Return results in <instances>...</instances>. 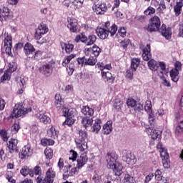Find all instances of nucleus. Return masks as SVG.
I'll return each mask as SVG.
<instances>
[{
    "label": "nucleus",
    "mask_w": 183,
    "mask_h": 183,
    "mask_svg": "<svg viewBox=\"0 0 183 183\" xmlns=\"http://www.w3.org/2000/svg\"><path fill=\"white\" fill-rule=\"evenodd\" d=\"M102 132L104 135H109V134L112 132V121H108L105 124H104Z\"/></svg>",
    "instance_id": "obj_24"
},
{
    "label": "nucleus",
    "mask_w": 183,
    "mask_h": 183,
    "mask_svg": "<svg viewBox=\"0 0 183 183\" xmlns=\"http://www.w3.org/2000/svg\"><path fill=\"white\" fill-rule=\"evenodd\" d=\"M170 78L173 82H178L179 80V71L177 69H172L169 72Z\"/></svg>",
    "instance_id": "obj_27"
},
{
    "label": "nucleus",
    "mask_w": 183,
    "mask_h": 183,
    "mask_svg": "<svg viewBox=\"0 0 183 183\" xmlns=\"http://www.w3.org/2000/svg\"><path fill=\"white\" fill-rule=\"evenodd\" d=\"M161 29V19L157 16H154L149 19L148 26H144L145 31L147 32H158Z\"/></svg>",
    "instance_id": "obj_4"
},
{
    "label": "nucleus",
    "mask_w": 183,
    "mask_h": 183,
    "mask_svg": "<svg viewBox=\"0 0 183 183\" xmlns=\"http://www.w3.org/2000/svg\"><path fill=\"white\" fill-rule=\"evenodd\" d=\"M110 169H113V172L114 175L117 177H121L124 172L122 169H124V166H122V164L119 162H117L115 164L113 165L112 167L109 168Z\"/></svg>",
    "instance_id": "obj_19"
},
{
    "label": "nucleus",
    "mask_w": 183,
    "mask_h": 183,
    "mask_svg": "<svg viewBox=\"0 0 183 183\" xmlns=\"http://www.w3.org/2000/svg\"><path fill=\"white\" fill-rule=\"evenodd\" d=\"M86 162H88V157L86 156V153H83L77 159L76 168H78V169H81V168H82V167H84Z\"/></svg>",
    "instance_id": "obj_21"
},
{
    "label": "nucleus",
    "mask_w": 183,
    "mask_h": 183,
    "mask_svg": "<svg viewBox=\"0 0 183 183\" xmlns=\"http://www.w3.org/2000/svg\"><path fill=\"white\" fill-rule=\"evenodd\" d=\"M12 46V36L7 34L4 39V46Z\"/></svg>",
    "instance_id": "obj_49"
},
{
    "label": "nucleus",
    "mask_w": 183,
    "mask_h": 183,
    "mask_svg": "<svg viewBox=\"0 0 183 183\" xmlns=\"http://www.w3.org/2000/svg\"><path fill=\"white\" fill-rule=\"evenodd\" d=\"M118 34L122 38H125L127 36V28L120 27L118 30Z\"/></svg>",
    "instance_id": "obj_55"
},
{
    "label": "nucleus",
    "mask_w": 183,
    "mask_h": 183,
    "mask_svg": "<svg viewBox=\"0 0 183 183\" xmlns=\"http://www.w3.org/2000/svg\"><path fill=\"white\" fill-rule=\"evenodd\" d=\"M118 31V26L115 24H113L109 29H104L102 27H97L96 29V33L100 39H107L108 36H114Z\"/></svg>",
    "instance_id": "obj_3"
},
{
    "label": "nucleus",
    "mask_w": 183,
    "mask_h": 183,
    "mask_svg": "<svg viewBox=\"0 0 183 183\" xmlns=\"http://www.w3.org/2000/svg\"><path fill=\"white\" fill-rule=\"evenodd\" d=\"M76 56V54H70L69 56L64 57L62 61V66H67L68 64H69L71 61H72V59H74V58H75Z\"/></svg>",
    "instance_id": "obj_37"
},
{
    "label": "nucleus",
    "mask_w": 183,
    "mask_h": 183,
    "mask_svg": "<svg viewBox=\"0 0 183 183\" xmlns=\"http://www.w3.org/2000/svg\"><path fill=\"white\" fill-rule=\"evenodd\" d=\"M61 46L64 49L66 54H71L74 49V46L71 44L61 43Z\"/></svg>",
    "instance_id": "obj_35"
},
{
    "label": "nucleus",
    "mask_w": 183,
    "mask_h": 183,
    "mask_svg": "<svg viewBox=\"0 0 183 183\" xmlns=\"http://www.w3.org/2000/svg\"><path fill=\"white\" fill-rule=\"evenodd\" d=\"M64 159L60 158L57 163V167H58L59 171H62V170L64 171V168H65V166H64Z\"/></svg>",
    "instance_id": "obj_63"
},
{
    "label": "nucleus",
    "mask_w": 183,
    "mask_h": 183,
    "mask_svg": "<svg viewBox=\"0 0 183 183\" xmlns=\"http://www.w3.org/2000/svg\"><path fill=\"white\" fill-rule=\"evenodd\" d=\"M70 154L71 157H70L69 159L73 162L76 161V158H78V153H76V152H75L74 150L71 149L70 150Z\"/></svg>",
    "instance_id": "obj_59"
},
{
    "label": "nucleus",
    "mask_w": 183,
    "mask_h": 183,
    "mask_svg": "<svg viewBox=\"0 0 183 183\" xmlns=\"http://www.w3.org/2000/svg\"><path fill=\"white\" fill-rule=\"evenodd\" d=\"M155 178L157 179V181H162V172L161 170L157 169L155 173Z\"/></svg>",
    "instance_id": "obj_62"
},
{
    "label": "nucleus",
    "mask_w": 183,
    "mask_h": 183,
    "mask_svg": "<svg viewBox=\"0 0 183 183\" xmlns=\"http://www.w3.org/2000/svg\"><path fill=\"white\" fill-rule=\"evenodd\" d=\"M101 75L104 82H108V81H114V79H115V77H114L112 74L109 71H102Z\"/></svg>",
    "instance_id": "obj_25"
},
{
    "label": "nucleus",
    "mask_w": 183,
    "mask_h": 183,
    "mask_svg": "<svg viewBox=\"0 0 183 183\" xmlns=\"http://www.w3.org/2000/svg\"><path fill=\"white\" fill-rule=\"evenodd\" d=\"M81 112L84 115H87L88 117H92L94 115V109L88 107L84 106L81 109Z\"/></svg>",
    "instance_id": "obj_31"
},
{
    "label": "nucleus",
    "mask_w": 183,
    "mask_h": 183,
    "mask_svg": "<svg viewBox=\"0 0 183 183\" xmlns=\"http://www.w3.org/2000/svg\"><path fill=\"white\" fill-rule=\"evenodd\" d=\"M5 177L9 182L16 183V180H15V179H14V172H12L11 171H8L6 173Z\"/></svg>",
    "instance_id": "obj_42"
},
{
    "label": "nucleus",
    "mask_w": 183,
    "mask_h": 183,
    "mask_svg": "<svg viewBox=\"0 0 183 183\" xmlns=\"http://www.w3.org/2000/svg\"><path fill=\"white\" fill-rule=\"evenodd\" d=\"M56 177V173L54 171V169L49 168L46 172V176L44 179L38 177L36 178L37 183H54V179Z\"/></svg>",
    "instance_id": "obj_5"
},
{
    "label": "nucleus",
    "mask_w": 183,
    "mask_h": 183,
    "mask_svg": "<svg viewBox=\"0 0 183 183\" xmlns=\"http://www.w3.org/2000/svg\"><path fill=\"white\" fill-rule=\"evenodd\" d=\"M123 183H135V179L134 177L129 174H125L124 177V182Z\"/></svg>",
    "instance_id": "obj_46"
},
{
    "label": "nucleus",
    "mask_w": 183,
    "mask_h": 183,
    "mask_svg": "<svg viewBox=\"0 0 183 183\" xmlns=\"http://www.w3.org/2000/svg\"><path fill=\"white\" fill-rule=\"evenodd\" d=\"M6 71H9V72L11 73L15 72L16 71V64L12 62L10 63L9 65V69H7Z\"/></svg>",
    "instance_id": "obj_56"
},
{
    "label": "nucleus",
    "mask_w": 183,
    "mask_h": 183,
    "mask_svg": "<svg viewBox=\"0 0 183 183\" xmlns=\"http://www.w3.org/2000/svg\"><path fill=\"white\" fill-rule=\"evenodd\" d=\"M127 107H130L131 108H134V107L138 104V102L134 99H129L127 101Z\"/></svg>",
    "instance_id": "obj_53"
},
{
    "label": "nucleus",
    "mask_w": 183,
    "mask_h": 183,
    "mask_svg": "<svg viewBox=\"0 0 183 183\" xmlns=\"http://www.w3.org/2000/svg\"><path fill=\"white\" fill-rule=\"evenodd\" d=\"M146 132L151 135L152 139H161V131L155 129L157 127H149L144 124Z\"/></svg>",
    "instance_id": "obj_6"
},
{
    "label": "nucleus",
    "mask_w": 183,
    "mask_h": 183,
    "mask_svg": "<svg viewBox=\"0 0 183 183\" xmlns=\"http://www.w3.org/2000/svg\"><path fill=\"white\" fill-rule=\"evenodd\" d=\"M76 145L81 151L84 152L88 149V134L84 130L79 131V137L75 139Z\"/></svg>",
    "instance_id": "obj_1"
},
{
    "label": "nucleus",
    "mask_w": 183,
    "mask_h": 183,
    "mask_svg": "<svg viewBox=\"0 0 183 183\" xmlns=\"http://www.w3.org/2000/svg\"><path fill=\"white\" fill-rule=\"evenodd\" d=\"M149 122L150 127H157V124H155V116L153 113L149 114Z\"/></svg>",
    "instance_id": "obj_48"
},
{
    "label": "nucleus",
    "mask_w": 183,
    "mask_h": 183,
    "mask_svg": "<svg viewBox=\"0 0 183 183\" xmlns=\"http://www.w3.org/2000/svg\"><path fill=\"white\" fill-rule=\"evenodd\" d=\"M11 16V9L8 7H3L2 10L0 9V21H6Z\"/></svg>",
    "instance_id": "obj_22"
},
{
    "label": "nucleus",
    "mask_w": 183,
    "mask_h": 183,
    "mask_svg": "<svg viewBox=\"0 0 183 183\" xmlns=\"http://www.w3.org/2000/svg\"><path fill=\"white\" fill-rule=\"evenodd\" d=\"M49 29L45 24H40L37 29H36V32L34 34V39L39 41L42 38V35H45L48 32Z\"/></svg>",
    "instance_id": "obj_11"
},
{
    "label": "nucleus",
    "mask_w": 183,
    "mask_h": 183,
    "mask_svg": "<svg viewBox=\"0 0 183 183\" xmlns=\"http://www.w3.org/2000/svg\"><path fill=\"white\" fill-rule=\"evenodd\" d=\"M0 136L4 142H7L9 139V136H8V132L5 129L0 130Z\"/></svg>",
    "instance_id": "obj_45"
},
{
    "label": "nucleus",
    "mask_w": 183,
    "mask_h": 183,
    "mask_svg": "<svg viewBox=\"0 0 183 183\" xmlns=\"http://www.w3.org/2000/svg\"><path fill=\"white\" fill-rule=\"evenodd\" d=\"M97 42V36L95 35H89L87 37V40L86 41V45L89 46V45H94Z\"/></svg>",
    "instance_id": "obj_44"
},
{
    "label": "nucleus",
    "mask_w": 183,
    "mask_h": 183,
    "mask_svg": "<svg viewBox=\"0 0 183 183\" xmlns=\"http://www.w3.org/2000/svg\"><path fill=\"white\" fill-rule=\"evenodd\" d=\"M6 54L9 55V56H14L12 54V46H4Z\"/></svg>",
    "instance_id": "obj_64"
},
{
    "label": "nucleus",
    "mask_w": 183,
    "mask_h": 183,
    "mask_svg": "<svg viewBox=\"0 0 183 183\" xmlns=\"http://www.w3.org/2000/svg\"><path fill=\"white\" fill-rule=\"evenodd\" d=\"M58 134H59V132L56 131V129H55V127H51L47 131V135L48 137L51 138V139H56V138H58Z\"/></svg>",
    "instance_id": "obj_28"
},
{
    "label": "nucleus",
    "mask_w": 183,
    "mask_h": 183,
    "mask_svg": "<svg viewBox=\"0 0 183 183\" xmlns=\"http://www.w3.org/2000/svg\"><path fill=\"white\" fill-rule=\"evenodd\" d=\"M54 105L56 108H61L64 105V99L60 94L56 93L55 95Z\"/></svg>",
    "instance_id": "obj_26"
},
{
    "label": "nucleus",
    "mask_w": 183,
    "mask_h": 183,
    "mask_svg": "<svg viewBox=\"0 0 183 183\" xmlns=\"http://www.w3.org/2000/svg\"><path fill=\"white\" fill-rule=\"evenodd\" d=\"M91 52L93 55H94V57L97 58V56H99V54L102 52V49L99 48V46L94 45L91 48Z\"/></svg>",
    "instance_id": "obj_39"
},
{
    "label": "nucleus",
    "mask_w": 183,
    "mask_h": 183,
    "mask_svg": "<svg viewBox=\"0 0 183 183\" xmlns=\"http://www.w3.org/2000/svg\"><path fill=\"white\" fill-rule=\"evenodd\" d=\"M97 62V58L94 56H90L89 58L86 57V66L89 65V66H94Z\"/></svg>",
    "instance_id": "obj_36"
},
{
    "label": "nucleus",
    "mask_w": 183,
    "mask_h": 183,
    "mask_svg": "<svg viewBox=\"0 0 183 183\" xmlns=\"http://www.w3.org/2000/svg\"><path fill=\"white\" fill-rule=\"evenodd\" d=\"M134 110L135 112H141V111H144V105L140 103H137L136 104V106H134Z\"/></svg>",
    "instance_id": "obj_60"
},
{
    "label": "nucleus",
    "mask_w": 183,
    "mask_h": 183,
    "mask_svg": "<svg viewBox=\"0 0 183 183\" xmlns=\"http://www.w3.org/2000/svg\"><path fill=\"white\" fill-rule=\"evenodd\" d=\"M162 158V164L164 168H169L171 167V162L169 161V154L168 153L162 152V156H160Z\"/></svg>",
    "instance_id": "obj_23"
},
{
    "label": "nucleus",
    "mask_w": 183,
    "mask_h": 183,
    "mask_svg": "<svg viewBox=\"0 0 183 183\" xmlns=\"http://www.w3.org/2000/svg\"><path fill=\"white\" fill-rule=\"evenodd\" d=\"M84 0H74L73 5H74L77 9L82 8V5H84Z\"/></svg>",
    "instance_id": "obj_57"
},
{
    "label": "nucleus",
    "mask_w": 183,
    "mask_h": 183,
    "mask_svg": "<svg viewBox=\"0 0 183 183\" xmlns=\"http://www.w3.org/2000/svg\"><path fill=\"white\" fill-rule=\"evenodd\" d=\"M101 125H102V121L101 119H96L93 125V132L98 134L101 131Z\"/></svg>",
    "instance_id": "obj_29"
},
{
    "label": "nucleus",
    "mask_w": 183,
    "mask_h": 183,
    "mask_svg": "<svg viewBox=\"0 0 183 183\" xmlns=\"http://www.w3.org/2000/svg\"><path fill=\"white\" fill-rule=\"evenodd\" d=\"M158 31L160 32L162 36L166 39H171V36H172L171 27L167 28V25L165 24H162Z\"/></svg>",
    "instance_id": "obj_15"
},
{
    "label": "nucleus",
    "mask_w": 183,
    "mask_h": 183,
    "mask_svg": "<svg viewBox=\"0 0 183 183\" xmlns=\"http://www.w3.org/2000/svg\"><path fill=\"white\" fill-rule=\"evenodd\" d=\"M107 168H112L117 164L118 154L115 152H108L105 157Z\"/></svg>",
    "instance_id": "obj_7"
},
{
    "label": "nucleus",
    "mask_w": 183,
    "mask_h": 183,
    "mask_svg": "<svg viewBox=\"0 0 183 183\" xmlns=\"http://www.w3.org/2000/svg\"><path fill=\"white\" fill-rule=\"evenodd\" d=\"M38 118H39L40 122H42L45 125H46L51 122V118L45 114H39L38 116Z\"/></svg>",
    "instance_id": "obj_33"
},
{
    "label": "nucleus",
    "mask_w": 183,
    "mask_h": 183,
    "mask_svg": "<svg viewBox=\"0 0 183 183\" xmlns=\"http://www.w3.org/2000/svg\"><path fill=\"white\" fill-rule=\"evenodd\" d=\"M24 51L25 55L26 56L31 55V54L35 53L34 56V59H36V56H38V54H39V52L38 51L35 52V47H34V46L30 43H26L24 45Z\"/></svg>",
    "instance_id": "obj_17"
},
{
    "label": "nucleus",
    "mask_w": 183,
    "mask_h": 183,
    "mask_svg": "<svg viewBox=\"0 0 183 183\" xmlns=\"http://www.w3.org/2000/svg\"><path fill=\"white\" fill-rule=\"evenodd\" d=\"M44 154L46 159H52V157H54V150L51 148H46L44 150Z\"/></svg>",
    "instance_id": "obj_43"
},
{
    "label": "nucleus",
    "mask_w": 183,
    "mask_h": 183,
    "mask_svg": "<svg viewBox=\"0 0 183 183\" xmlns=\"http://www.w3.org/2000/svg\"><path fill=\"white\" fill-rule=\"evenodd\" d=\"M87 38L88 37H86L85 34H80L76 36L75 42H83L84 44H86Z\"/></svg>",
    "instance_id": "obj_41"
},
{
    "label": "nucleus",
    "mask_w": 183,
    "mask_h": 183,
    "mask_svg": "<svg viewBox=\"0 0 183 183\" xmlns=\"http://www.w3.org/2000/svg\"><path fill=\"white\" fill-rule=\"evenodd\" d=\"M76 61L79 65H81V66H86V56L77 58Z\"/></svg>",
    "instance_id": "obj_54"
},
{
    "label": "nucleus",
    "mask_w": 183,
    "mask_h": 183,
    "mask_svg": "<svg viewBox=\"0 0 183 183\" xmlns=\"http://www.w3.org/2000/svg\"><path fill=\"white\" fill-rule=\"evenodd\" d=\"M139 64H141V59L139 58H133L131 62V69L132 71H137L138 66H139Z\"/></svg>",
    "instance_id": "obj_32"
},
{
    "label": "nucleus",
    "mask_w": 183,
    "mask_h": 183,
    "mask_svg": "<svg viewBox=\"0 0 183 183\" xmlns=\"http://www.w3.org/2000/svg\"><path fill=\"white\" fill-rule=\"evenodd\" d=\"M7 148L10 154H18L19 151L18 139L11 138L7 143Z\"/></svg>",
    "instance_id": "obj_8"
},
{
    "label": "nucleus",
    "mask_w": 183,
    "mask_h": 183,
    "mask_svg": "<svg viewBox=\"0 0 183 183\" xmlns=\"http://www.w3.org/2000/svg\"><path fill=\"white\" fill-rule=\"evenodd\" d=\"M92 122H94L92 118L88 117H83L81 119V124H83L84 128H88V127H91V125H92Z\"/></svg>",
    "instance_id": "obj_34"
},
{
    "label": "nucleus",
    "mask_w": 183,
    "mask_h": 183,
    "mask_svg": "<svg viewBox=\"0 0 183 183\" xmlns=\"http://www.w3.org/2000/svg\"><path fill=\"white\" fill-rule=\"evenodd\" d=\"M76 119L74 118L66 117L65 122L63 123V125H67V127H72L75 124Z\"/></svg>",
    "instance_id": "obj_47"
},
{
    "label": "nucleus",
    "mask_w": 183,
    "mask_h": 183,
    "mask_svg": "<svg viewBox=\"0 0 183 183\" xmlns=\"http://www.w3.org/2000/svg\"><path fill=\"white\" fill-rule=\"evenodd\" d=\"M92 8L97 15H104L107 12V9H108V6H107V4L105 3L94 4Z\"/></svg>",
    "instance_id": "obj_14"
},
{
    "label": "nucleus",
    "mask_w": 183,
    "mask_h": 183,
    "mask_svg": "<svg viewBox=\"0 0 183 183\" xmlns=\"http://www.w3.org/2000/svg\"><path fill=\"white\" fill-rule=\"evenodd\" d=\"M67 28L69 29L70 32H78V21L75 18L69 17L67 19Z\"/></svg>",
    "instance_id": "obj_12"
},
{
    "label": "nucleus",
    "mask_w": 183,
    "mask_h": 183,
    "mask_svg": "<svg viewBox=\"0 0 183 183\" xmlns=\"http://www.w3.org/2000/svg\"><path fill=\"white\" fill-rule=\"evenodd\" d=\"M142 58L144 61H149L152 58V54H151V44H147L142 50Z\"/></svg>",
    "instance_id": "obj_20"
},
{
    "label": "nucleus",
    "mask_w": 183,
    "mask_h": 183,
    "mask_svg": "<svg viewBox=\"0 0 183 183\" xmlns=\"http://www.w3.org/2000/svg\"><path fill=\"white\" fill-rule=\"evenodd\" d=\"M17 84L19 85L20 88H25V85H26V81L25 79L22 77H18L16 79Z\"/></svg>",
    "instance_id": "obj_51"
},
{
    "label": "nucleus",
    "mask_w": 183,
    "mask_h": 183,
    "mask_svg": "<svg viewBox=\"0 0 183 183\" xmlns=\"http://www.w3.org/2000/svg\"><path fill=\"white\" fill-rule=\"evenodd\" d=\"M113 106L115 108V109H117V111H119V109L122 108V102H121V100H116Z\"/></svg>",
    "instance_id": "obj_61"
},
{
    "label": "nucleus",
    "mask_w": 183,
    "mask_h": 183,
    "mask_svg": "<svg viewBox=\"0 0 183 183\" xmlns=\"http://www.w3.org/2000/svg\"><path fill=\"white\" fill-rule=\"evenodd\" d=\"M123 161H125L129 165H134L137 162V159L135 158V155L130 151H127L123 155Z\"/></svg>",
    "instance_id": "obj_13"
},
{
    "label": "nucleus",
    "mask_w": 183,
    "mask_h": 183,
    "mask_svg": "<svg viewBox=\"0 0 183 183\" xmlns=\"http://www.w3.org/2000/svg\"><path fill=\"white\" fill-rule=\"evenodd\" d=\"M11 75H12V73L9 72V70H6L1 77V82L4 83L5 81H11Z\"/></svg>",
    "instance_id": "obj_40"
},
{
    "label": "nucleus",
    "mask_w": 183,
    "mask_h": 183,
    "mask_svg": "<svg viewBox=\"0 0 183 183\" xmlns=\"http://www.w3.org/2000/svg\"><path fill=\"white\" fill-rule=\"evenodd\" d=\"M40 73L45 76H49L51 74H52V64H46L40 67L39 69Z\"/></svg>",
    "instance_id": "obj_18"
},
{
    "label": "nucleus",
    "mask_w": 183,
    "mask_h": 183,
    "mask_svg": "<svg viewBox=\"0 0 183 183\" xmlns=\"http://www.w3.org/2000/svg\"><path fill=\"white\" fill-rule=\"evenodd\" d=\"M32 154H34V149L31 148V146L26 145L22 148L21 152L19 153V158H20V159H26V158H29Z\"/></svg>",
    "instance_id": "obj_10"
},
{
    "label": "nucleus",
    "mask_w": 183,
    "mask_h": 183,
    "mask_svg": "<svg viewBox=\"0 0 183 183\" xmlns=\"http://www.w3.org/2000/svg\"><path fill=\"white\" fill-rule=\"evenodd\" d=\"M63 115L66 118H73L75 119V117L78 114L76 109L75 108H66L63 107Z\"/></svg>",
    "instance_id": "obj_16"
},
{
    "label": "nucleus",
    "mask_w": 183,
    "mask_h": 183,
    "mask_svg": "<svg viewBox=\"0 0 183 183\" xmlns=\"http://www.w3.org/2000/svg\"><path fill=\"white\" fill-rule=\"evenodd\" d=\"M63 172V179L66 180L69 177H74L76 174V167H72L71 164L64 166Z\"/></svg>",
    "instance_id": "obj_9"
},
{
    "label": "nucleus",
    "mask_w": 183,
    "mask_h": 183,
    "mask_svg": "<svg viewBox=\"0 0 183 183\" xmlns=\"http://www.w3.org/2000/svg\"><path fill=\"white\" fill-rule=\"evenodd\" d=\"M155 8L149 6L144 11V15H154L155 14Z\"/></svg>",
    "instance_id": "obj_50"
},
{
    "label": "nucleus",
    "mask_w": 183,
    "mask_h": 183,
    "mask_svg": "<svg viewBox=\"0 0 183 183\" xmlns=\"http://www.w3.org/2000/svg\"><path fill=\"white\" fill-rule=\"evenodd\" d=\"M157 149H159L160 152V156H162V152H165L166 154H168V151L164 147V145H162V143L159 142L157 145Z\"/></svg>",
    "instance_id": "obj_52"
},
{
    "label": "nucleus",
    "mask_w": 183,
    "mask_h": 183,
    "mask_svg": "<svg viewBox=\"0 0 183 183\" xmlns=\"http://www.w3.org/2000/svg\"><path fill=\"white\" fill-rule=\"evenodd\" d=\"M20 172L23 177H26L29 174L30 177H34V173H32V170L29 169L28 167L24 166L20 170Z\"/></svg>",
    "instance_id": "obj_38"
},
{
    "label": "nucleus",
    "mask_w": 183,
    "mask_h": 183,
    "mask_svg": "<svg viewBox=\"0 0 183 183\" xmlns=\"http://www.w3.org/2000/svg\"><path fill=\"white\" fill-rule=\"evenodd\" d=\"M148 66L151 71H157L158 68H159V64L154 59H150L148 61Z\"/></svg>",
    "instance_id": "obj_30"
},
{
    "label": "nucleus",
    "mask_w": 183,
    "mask_h": 183,
    "mask_svg": "<svg viewBox=\"0 0 183 183\" xmlns=\"http://www.w3.org/2000/svg\"><path fill=\"white\" fill-rule=\"evenodd\" d=\"M74 68H75V65L72 63H71L69 66H67L66 71L69 75H72V74H74Z\"/></svg>",
    "instance_id": "obj_58"
},
{
    "label": "nucleus",
    "mask_w": 183,
    "mask_h": 183,
    "mask_svg": "<svg viewBox=\"0 0 183 183\" xmlns=\"http://www.w3.org/2000/svg\"><path fill=\"white\" fill-rule=\"evenodd\" d=\"M32 109L31 108H25L24 106V103L19 102L15 104L13 108V111L10 114V118H20V117H24V115L31 112Z\"/></svg>",
    "instance_id": "obj_2"
}]
</instances>
